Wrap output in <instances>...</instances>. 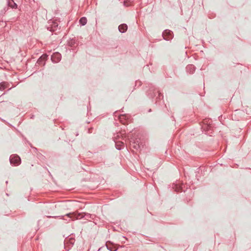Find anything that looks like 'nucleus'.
Instances as JSON below:
<instances>
[{
	"instance_id": "f257e3e1",
	"label": "nucleus",
	"mask_w": 251,
	"mask_h": 251,
	"mask_svg": "<svg viewBox=\"0 0 251 251\" xmlns=\"http://www.w3.org/2000/svg\"><path fill=\"white\" fill-rule=\"evenodd\" d=\"M68 217L70 218L71 220L74 221L77 219H80L84 217V214L81 213H78L77 212H75L73 213H70L66 215Z\"/></svg>"
},
{
	"instance_id": "f03ea898",
	"label": "nucleus",
	"mask_w": 251,
	"mask_h": 251,
	"mask_svg": "<svg viewBox=\"0 0 251 251\" xmlns=\"http://www.w3.org/2000/svg\"><path fill=\"white\" fill-rule=\"evenodd\" d=\"M10 161L11 164L14 166H18L21 163V158L17 155H12L10 157Z\"/></svg>"
},
{
	"instance_id": "7ed1b4c3",
	"label": "nucleus",
	"mask_w": 251,
	"mask_h": 251,
	"mask_svg": "<svg viewBox=\"0 0 251 251\" xmlns=\"http://www.w3.org/2000/svg\"><path fill=\"white\" fill-rule=\"evenodd\" d=\"M173 36V32L169 30H165L163 33V37L165 40H169Z\"/></svg>"
},
{
	"instance_id": "20e7f679",
	"label": "nucleus",
	"mask_w": 251,
	"mask_h": 251,
	"mask_svg": "<svg viewBox=\"0 0 251 251\" xmlns=\"http://www.w3.org/2000/svg\"><path fill=\"white\" fill-rule=\"evenodd\" d=\"M61 54L58 52L53 53L51 56V60L52 62L56 63L59 62L61 59Z\"/></svg>"
},
{
	"instance_id": "39448f33",
	"label": "nucleus",
	"mask_w": 251,
	"mask_h": 251,
	"mask_svg": "<svg viewBox=\"0 0 251 251\" xmlns=\"http://www.w3.org/2000/svg\"><path fill=\"white\" fill-rule=\"evenodd\" d=\"M119 30L121 33L125 32L127 29V26L126 24H121L119 26Z\"/></svg>"
},
{
	"instance_id": "423d86ee",
	"label": "nucleus",
	"mask_w": 251,
	"mask_h": 251,
	"mask_svg": "<svg viewBox=\"0 0 251 251\" xmlns=\"http://www.w3.org/2000/svg\"><path fill=\"white\" fill-rule=\"evenodd\" d=\"M79 23L82 25H84L87 23V19L85 17H82L79 20Z\"/></svg>"
},
{
	"instance_id": "0eeeda50",
	"label": "nucleus",
	"mask_w": 251,
	"mask_h": 251,
	"mask_svg": "<svg viewBox=\"0 0 251 251\" xmlns=\"http://www.w3.org/2000/svg\"><path fill=\"white\" fill-rule=\"evenodd\" d=\"M47 57V55L46 54H44L41 57L38 59V63L40 64L42 61L45 60L46 59Z\"/></svg>"
},
{
	"instance_id": "6e6552de",
	"label": "nucleus",
	"mask_w": 251,
	"mask_h": 251,
	"mask_svg": "<svg viewBox=\"0 0 251 251\" xmlns=\"http://www.w3.org/2000/svg\"><path fill=\"white\" fill-rule=\"evenodd\" d=\"M5 86L4 83H1L0 84V90H3L5 89Z\"/></svg>"
},
{
	"instance_id": "1a4fd4ad",
	"label": "nucleus",
	"mask_w": 251,
	"mask_h": 251,
	"mask_svg": "<svg viewBox=\"0 0 251 251\" xmlns=\"http://www.w3.org/2000/svg\"><path fill=\"white\" fill-rule=\"evenodd\" d=\"M9 5L12 8H17V4L15 3H13V4H11L10 2H9Z\"/></svg>"
},
{
	"instance_id": "9d476101",
	"label": "nucleus",
	"mask_w": 251,
	"mask_h": 251,
	"mask_svg": "<svg viewBox=\"0 0 251 251\" xmlns=\"http://www.w3.org/2000/svg\"><path fill=\"white\" fill-rule=\"evenodd\" d=\"M192 67H193V66H192V65H190V66H188V67L187 69H188V68H192Z\"/></svg>"
},
{
	"instance_id": "9b49d317",
	"label": "nucleus",
	"mask_w": 251,
	"mask_h": 251,
	"mask_svg": "<svg viewBox=\"0 0 251 251\" xmlns=\"http://www.w3.org/2000/svg\"><path fill=\"white\" fill-rule=\"evenodd\" d=\"M124 5H126V6H127V5L126 4V2H124Z\"/></svg>"
},
{
	"instance_id": "f8f14e48",
	"label": "nucleus",
	"mask_w": 251,
	"mask_h": 251,
	"mask_svg": "<svg viewBox=\"0 0 251 251\" xmlns=\"http://www.w3.org/2000/svg\"><path fill=\"white\" fill-rule=\"evenodd\" d=\"M111 251H116V250H111Z\"/></svg>"
}]
</instances>
